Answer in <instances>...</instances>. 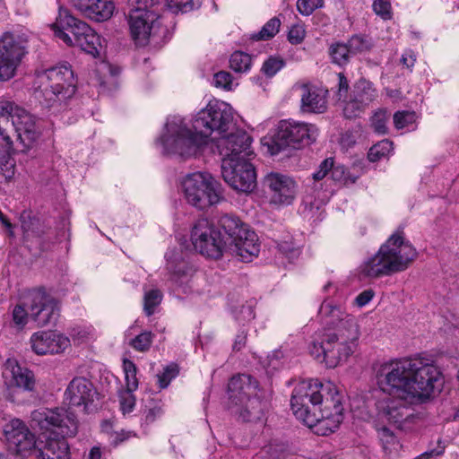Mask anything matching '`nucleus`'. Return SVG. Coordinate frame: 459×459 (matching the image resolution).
Returning <instances> with one entry per match:
<instances>
[{"label":"nucleus","instance_id":"nucleus-1","mask_svg":"<svg viewBox=\"0 0 459 459\" xmlns=\"http://www.w3.org/2000/svg\"><path fill=\"white\" fill-rule=\"evenodd\" d=\"M234 127L232 108L224 101L212 100L196 114L192 129L188 127L184 117L169 116L159 141L165 153L187 159L201 152L212 133L221 134L218 142L221 137L230 135L232 133L227 135L224 134Z\"/></svg>","mask_w":459,"mask_h":459},{"label":"nucleus","instance_id":"nucleus-2","mask_svg":"<svg viewBox=\"0 0 459 459\" xmlns=\"http://www.w3.org/2000/svg\"><path fill=\"white\" fill-rule=\"evenodd\" d=\"M290 405L296 418L309 428L326 425L332 420L333 432L342 420V397L331 382L323 384L317 379L299 382L292 392Z\"/></svg>","mask_w":459,"mask_h":459},{"label":"nucleus","instance_id":"nucleus-3","mask_svg":"<svg viewBox=\"0 0 459 459\" xmlns=\"http://www.w3.org/2000/svg\"><path fill=\"white\" fill-rule=\"evenodd\" d=\"M13 133H16L25 148L31 147L40 135L34 116L13 101L2 100L0 101V174L5 178H11L14 174V161L11 157Z\"/></svg>","mask_w":459,"mask_h":459},{"label":"nucleus","instance_id":"nucleus-4","mask_svg":"<svg viewBox=\"0 0 459 459\" xmlns=\"http://www.w3.org/2000/svg\"><path fill=\"white\" fill-rule=\"evenodd\" d=\"M252 138L245 131L238 130L216 142L221 159V175L233 189L249 193L256 186L255 167L249 161L253 154L250 149Z\"/></svg>","mask_w":459,"mask_h":459},{"label":"nucleus","instance_id":"nucleus-5","mask_svg":"<svg viewBox=\"0 0 459 459\" xmlns=\"http://www.w3.org/2000/svg\"><path fill=\"white\" fill-rule=\"evenodd\" d=\"M416 257L417 251L412 245L394 233L360 264L359 272L364 278L389 276L406 270Z\"/></svg>","mask_w":459,"mask_h":459},{"label":"nucleus","instance_id":"nucleus-6","mask_svg":"<svg viewBox=\"0 0 459 459\" xmlns=\"http://www.w3.org/2000/svg\"><path fill=\"white\" fill-rule=\"evenodd\" d=\"M359 337V325L352 322L342 331L319 330L312 336L308 352L326 367L335 368L354 352Z\"/></svg>","mask_w":459,"mask_h":459},{"label":"nucleus","instance_id":"nucleus-7","mask_svg":"<svg viewBox=\"0 0 459 459\" xmlns=\"http://www.w3.org/2000/svg\"><path fill=\"white\" fill-rule=\"evenodd\" d=\"M76 87L74 71L67 63L35 72L34 96L47 108L65 103L74 95Z\"/></svg>","mask_w":459,"mask_h":459},{"label":"nucleus","instance_id":"nucleus-8","mask_svg":"<svg viewBox=\"0 0 459 459\" xmlns=\"http://www.w3.org/2000/svg\"><path fill=\"white\" fill-rule=\"evenodd\" d=\"M41 428H56L62 437H49L43 448L38 449L37 459H71L70 448L65 437H74L78 431V420L73 411L63 408L39 413Z\"/></svg>","mask_w":459,"mask_h":459},{"label":"nucleus","instance_id":"nucleus-9","mask_svg":"<svg viewBox=\"0 0 459 459\" xmlns=\"http://www.w3.org/2000/svg\"><path fill=\"white\" fill-rule=\"evenodd\" d=\"M257 381L249 375L234 376L228 385L229 409L244 421L259 420L265 408Z\"/></svg>","mask_w":459,"mask_h":459},{"label":"nucleus","instance_id":"nucleus-10","mask_svg":"<svg viewBox=\"0 0 459 459\" xmlns=\"http://www.w3.org/2000/svg\"><path fill=\"white\" fill-rule=\"evenodd\" d=\"M51 29L54 35L67 46L78 47L94 57L99 56L100 37L85 22L72 15L66 8L59 7Z\"/></svg>","mask_w":459,"mask_h":459},{"label":"nucleus","instance_id":"nucleus-11","mask_svg":"<svg viewBox=\"0 0 459 459\" xmlns=\"http://www.w3.org/2000/svg\"><path fill=\"white\" fill-rule=\"evenodd\" d=\"M318 130L315 125L292 119L281 120L275 133L270 138H264L263 144L271 155H276L286 149L298 150L314 143Z\"/></svg>","mask_w":459,"mask_h":459},{"label":"nucleus","instance_id":"nucleus-12","mask_svg":"<svg viewBox=\"0 0 459 459\" xmlns=\"http://www.w3.org/2000/svg\"><path fill=\"white\" fill-rule=\"evenodd\" d=\"M414 366L417 364L413 363V359L393 360L381 365L377 375L380 389L392 396L413 402L411 395Z\"/></svg>","mask_w":459,"mask_h":459},{"label":"nucleus","instance_id":"nucleus-13","mask_svg":"<svg viewBox=\"0 0 459 459\" xmlns=\"http://www.w3.org/2000/svg\"><path fill=\"white\" fill-rule=\"evenodd\" d=\"M182 187L187 203L200 210L218 204L222 198L221 184L207 172L188 174Z\"/></svg>","mask_w":459,"mask_h":459},{"label":"nucleus","instance_id":"nucleus-14","mask_svg":"<svg viewBox=\"0 0 459 459\" xmlns=\"http://www.w3.org/2000/svg\"><path fill=\"white\" fill-rule=\"evenodd\" d=\"M413 363V395L412 401L423 403L430 399L435 393H439L445 379L441 370L423 358H414Z\"/></svg>","mask_w":459,"mask_h":459},{"label":"nucleus","instance_id":"nucleus-15","mask_svg":"<svg viewBox=\"0 0 459 459\" xmlns=\"http://www.w3.org/2000/svg\"><path fill=\"white\" fill-rule=\"evenodd\" d=\"M190 238L194 248L204 256L218 259L226 253L228 242L207 219H200L194 224Z\"/></svg>","mask_w":459,"mask_h":459},{"label":"nucleus","instance_id":"nucleus-16","mask_svg":"<svg viewBox=\"0 0 459 459\" xmlns=\"http://www.w3.org/2000/svg\"><path fill=\"white\" fill-rule=\"evenodd\" d=\"M413 404H420V403L398 396L385 397L377 403L376 422L383 424L386 422L401 429H410L417 419Z\"/></svg>","mask_w":459,"mask_h":459},{"label":"nucleus","instance_id":"nucleus-17","mask_svg":"<svg viewBox=\"0 0 459 459\" xmlns=\"http://www.w3.org/2000/svg\"><path fill=\"white\" fill-rule=\"evenodd\" d=\"M25 42L10 32L0 38V81L14 77L16 70L27 53Z\"/></svg>","mask_w":459,"mask_h":459},{"label":"nucleus","instance_id":"nucleus-18","mask_svg":"<svg viewBox=\"0 0 459 459\" xmlns=\"http://www.w3.org/2000/svg\"><path fill=\"white\" fill-rule=\"evenodd\" d=\"M26 306L30 317L40 327L55 323L59 316L57 301L43 290L30 291L26 297Z\"/></svg>","mask_w":459,"mask_h":459},{"label":"nucleus","instance_id":"nucleus-19","mask_svg":"<svg viewBox=\"0 0 459 459\" xmlns=\"http://www.w3.org/2000/svg\"><path fill=\"white\" fill-rule=\"evenodd\" d=\"M378 97V91L374 83L366 78L354 82L349 99L344 102L343 116L351 119L360 116L365 109Z\"/></svg>","mask_w":459,"mask_h":459},{"label":"nucleus","instance_id":"nucleus-20","mask_svg":"<svg viewBox=\"0 0 459 459\" xmlns=\"http://www.w3.org/2000/svg\"><path fill=\"white\" fill-rule=\"evenodd\" d=\"M4 434L9 449L22 457L29 456L37 448L35 435L19 419L5 424Z\"/></svg>","mask_w":459,"mask_h":459},{"label":"nucleus","instance_id":"nucleus-21","mask_svg":"<svg viewBox=\"0 0 459 459\" xmlns=\"http://www.w3.org/2000/svg\"><path fill=\"white\" fill-rule=\"evenodd\" d=\"M157 18L152 12L145 8L131 9L127 16L130 36L134 44L139 47L146 46L151 37L155 33Z\"/></svg>","mask_w":459,"mask_h":459},{"label":"nucleus","instance_id":"nucleus-22","mask_svg":"<svg viewBox=\"0 0 459 459\" xmlns=\"http://www.w3.org/2000/svg\"><path fill=\"white\" fill-rule=\"evenodd\" d=\"M96 395L97 392L91 381L85 377H74L65 392V400L70 407L89 413L92 411L91 405Z\"/></svg>","mask_w":459,"mask_h":459},{"label":"nucleus","instance_id":"nucleus-23","mask_svg":"<svg viewBox=\"0 0 459 459\" xmlns=\"http://www.w3.org/2000/svg\"><path fill=\"white\" fill-rule=\"evenodd\" d=\"M264 186L271 195V201L276 204H290L297 194L296 182L287 175L272 172L264 178Z\"/></svg>","mask_w":459,"mask_h":459},{"label":"nucleus","instance_id":"nucleus-24","mask_svg":"<svg viewBox=\"0 0 459 459\" xmlns=\"http://www.w3.org/2000/svg\"><path fill=\"white\" fill-rule=\"evenodd\" d=\"M294 89L299 91L300 110L308 114H323L327 109V91L310 82H297Z\"/></svg>","mask_w":459,"mask_h":459},{"label":"nucleus","instance_id":"nucleus-25","mask_svg":"<svg viewBox=\"0 0 459 459\" xmlns=\"http://www.w3.org/2000/svg\"><path fill=\"white\" fill-rule=\"evenodd\" d=\"M167 270L169 273V280L178 287L188 284L194 276L195 269L186 259L181 250L169 249L165 255Z\"/></svg>","mask_w":459,"mask_h":459},{"label":"nucleus","instance_id":"nucleus-26","mask_svg":"<svg viewBox=\"0 0 459 459\" xmlns=\"http://www.w3.org/2000/svg\"><path fill=\"white\" fill-rule=\"evenodd\" d=\"M32 351L38 355L63 352L70 346V339L55 331H41L30 337Z\"/></svg>","mask_w":459,"mask_h":459},{"label":"nucleus","instance_id":"nucleus-27","mask_svg":"<svg viewBox=\"0 0 459 459\" xmlns=\"http://www.w3.org/2000/svg\"><path fill=\"white\" fill-rule=\"evenodd\" d=\"M318 316L321 323L325 325L323 330L342 331L348 329L350 323L358 325L355 317L332 300L325 299L321 304Z\"/></svg>","mask_w":459,"mask_h":459},{"label":"nucleus","instance_id":"nucleus-28","mask_svg":"<svg viewBox=\"0 0 459 459\" xmlns=\"http://www.w3.org/2000/svg\"><path fill=\"white\" fill-rule=\"evenodd\" d=\"M260 251L257 235L249 230H240V235L232 243H228L226 253L240 261L250 262Z\"/></svg>","mask_w":459,"mask_h":459},{"label":"nucleus","instance_id":"nucleus-29","mask_svg":"<svg viewBox=\"0 0 459 459\" xmlns=\"http://www.w3.org/2000/svg\"><path fill=\"white\" fill-rule=\"evenodd\" d=\"M2 376L8 388L20 387L30 391L34 387L32 373L20 367L15 359H8L5 361Z\"/></svg>","mask_w":459,"mask_h":459},{"label":"nucleus","instance_id":"nucleus-30","mask_svg":"<svg viewBox=\"0 0 459 459\" xmlns=\"http://www.w3.org/2000/svg\"><path fill=\"white\" fill-rule=\"evenodd\" d=\"M137 321L134 322L126 332L125 340L126 344L138 352H148L152 345L155 333L151 331H142L137 333Z\"/></svg>","mask_w":459,"mask_h":459},{"label":"nucleus","instance_id":"nucleus-31","mask_svg":"<svg viewBox=\"0 0 459 459\" xmlns=\"http://www.w3.org/2000/svg\"><path fill=\"white\" fill-rule=\"evenodd\" d=\"M375 429L377 431V437L385 453L388 455L398 453L401 445L394 433L380 422H375Z\"/></svg>","mask_w":459,"mask_h":459},{"label":"nucleus","instance_id":"nucleus-32","mask_svg":"<svg viewBox=\"0 0 459 459\" xmlns=\"http://www.w3.org/2000/svg\"><path fill=\"white\" fill-rule=\"evenodd\" d=\"M219 223L225 233V236H222L228 243H232L240 235V230H246L248 228L238 217L230 214L222 215Z\"/></svg>","mask_w":459,"mask_h":459},{"label":"nucleus","instance_id":"nucleus-33","mask_svg":"<svg viewBox=\"0 0 459 459\" xmlns=\"http://www.w3.org/2000/svg\"><path fill=\"white\" fill-rule=\"evenodd\" d=\"M114 10L115 4L111 0H97L83 16L95 22H104L112 17Z\"/></svg>","mask_w":459,"mask_h":459},{"label":"nucleus","instance_id":"nucleus-34","mask_svg":"<svg viewBox=\"0 0 459 459\" xmlns=\"http://www.w3.org/2000/svg\"><path fill=\"white\" fill-rule=\"evenodd\" d=\"M359 176L351 173L343 165H334L331 168L330 178L333 181L344 186L352 185L356 182Z\"/></svg>","mask_w":459,"mask_h":459},{"label":"nucleus","instance_id":"nucleus-35","mask_svg":"<svg viewBox=\"0 0 459 459\" xmlns=\"http://www.w3.org/2000/svg\"><path fill=\"white\" fill-rule=\"evenodd\" d=\"M281 21L278 17L270 19L258 31L252 35L254 40H269L273 39L280 30Z\"/></svg>","mask_w":459,"mask_h":459},{"label":"nucleus","instance_id":"nucleus-36","mask_svg":"<svg viewBox=\"0 0 459 459\" xmlns=\"http://www.w3.org/2000/svg\"><path fill=\"white\" fill-rule=\"evenodd\" d=\"M329 55L333 63L344 65L348 64L351 54L347 44L336 42L330 46Z\"/></svg>","mask_w":459,"mask_h":459},{"label":"nucleus","instance_id":"nucleus-37","mask_svg":"<svg viewBox=\"0 0 459 459\" xmlns=\"http://www.w3.org/2000/svg\"><path fill=\"white\" fill-rule=\"evenodd\" d=\"M251 61V56L248 54L236 51L230 58V66L237 73H245L250 69Z\"/></svg>","mask_w":459,"mask_h":459},{"label":"nucleus","instance_id":"nucleus-38","mask_svg":"<svg viewBox=\"0 0 459 459\" xmlns=\"http://www.w3.org/2000/svg\"><path fill=\"white\" fill-rule=\"evenodd\" d=\"M123 368L126 390L134 392L138 388V378L136 377L137 368L135 364L130 359H124Z\"/></svg>","mask_w":459,"mask_h":459},{"label":"nucleus","instance_id":"nucleus-39","mask_svg":"<svg viewBox=\"0 0 459 459\" xmlns=\"http://www.w3.org/2000/svg\"><path fill=\"white\" fill-rule=\"evenodd\" d=\"M30 311L26 306V299L22 304H17L12 312L13 323L18 329H22L28 323Z\"/></svg>","mask_w":459,"mask_h":459},{"label":"nucleus","instance_id":"nucleus-40","mask_svg":"<svg viewBox=\"0 0 459 459\" xmlns=\"http://www.w3.org/2000/svg\"><path fill=\"white\" fill-rule=\"evenodd\" d=\"M393 149V143L389 140H382L373 145L368 152V160L375 162L386 156Z\"/></svg>","mask_w":459,"mask_h":459},{"label":"nucleus","instance_id":"nucleus-41","mask_svg":"<svg viewBox=\"0 0 459 459\" xmlns=\"http://www.w3.org/2000/svg\"><path fill=\"white\" fill-rule=\"evenodd\" d=\"M417 115L414 111H397L394 114V124L396 129L406 128L416 122Z\"/></svg>","mask_w":459,"mask_h":459},{"label":"nucleus","instance_id":"nucleus-42","mask_svg":"<svg viewBox=\"0 0 459 459\" xmlns=\"http://www.w3.org/2000/svg\"><path fill=\"white\" fill-rule=\"evenodd\" d=\"M387 112L384 109H379L374 113L371 117V126L374 128L375 132L379 134H385L387 133V121H388Z\"/></svg>","mask_w":459,"mask_h":459},{"label":"nucleus","instance_id":"nucleus-43","mask_svg":"<svg viewBox=\"0 0 459 459\" xmlns=\"http://www.w3.org/2000/svg\"><path fill=\"white\" fill-rule=\"evenodd\" d=\"M162 295L159 290H151L144 295V311L147 316H152L154 313V308L161 301Z\"/></svg>","mask_w":459,"mask_h":459},{"label":"nucleus","instance_id":"nucleus-44","mask_svg":"<svg viewBox=\"0 0 459 459\" xmlns=\"http://www.w3.org/2000/svg\"><path fill=\"white\" fill-rule=\"evenodd\" d=\"M351 55L362 53L370 49L371 45L368 40L359 35L352 36L347 43Z\"/></svg>","mask_w":459,"mask_h":459},{"label":"nucleus","instance_id":"nucleus-45","mask_svg":"<svg viewBox=\"0 0 459 459\" xmlns=\"http://www.w3.org/2000/svg\"><path fill=\"white\" fill-rule=\"evenodd\" d=\"M361 133L362 130L360 126H356L355 127L345 131L341 136L340 144L342 148H351L361 136Z\"/></svg>","mask_w":459,"mask_h":459},{"label":"nucleus","instance_id":"nucleus-46","mask_svg":"<svg viewBox=\"0 0 459 459\" xmlns=\"http://www.w3.org/2000/svg\"><path fill=\"white\" fill-rule=\"evenodd\" d=\"M178 374V368L176 364H170L164 368L162 373L158 374V383L160 389L168 387L173 378Z\"/></svg>","mask_w":459,"mask_h":459},{"label":"nucleus","instance_id":"nucleus-47","mask_svg":"<svg viewBox=\"0 0 459 459\" xmlns=\"http://www.w3.org/2000/svg\"><path fill=\"white\" fill-rule=\"evenodd\" d=\"M374 13L387 21L392 19V7L388 0H374L372 4Z\"/></svg>","mask_w":459,"mask_h":459},{"label":"nucleus","instance_id":"nucleus-48","mask_svg":"<svg viewBox=\"0 0 459 459\" xmlns=\"http://www.w3.org/2000/svg\"><path fill=\"white\" fill-rule=\"evenodd\" d=\"M333 167V159L327 158L325 160H323L318 169L313 173L312 178L315 183V187H317L316 183L323 180L324 178H327V179H330L331 175V168Z\"/></svg>","mask_w":459,"mask_h":459},{"label":"nucleus","instance_id":"nucleus-49","mask_svg":"<svg viewBox=\"0 0 459 459\" xmlns=\"http://www.w3.org/2000/svg\"><path fill=\"white\" fill-rule=\"evenodd\" d=\"M325 0H298L297 9L305 16L310 15L316 9L323 7Z\"/></svg>","mask_w":459,"mask_h":459},{"label":"nucleus","instance_id":"nucleus-50","mask_svg":"<svg viewBox=\"0 0 459 459\" xmlns=\"http://www.w3.org/2000/svg\"><path fill=\"white\" fill-rule=\"evenodd\" d=\"M213 84L217 88L231 91L234 86L233 79L229 72L221 71L214 74Z\"/></svg>","mask_w":459,"mask_h":459},{"label":"nucleus","instance_id":"nucleus-51","mask_svg":"<svg viewBox=\"0 0 459 459\" xmlns=\"http://www.w3.org/2000/svg\"><path fill=\"white\" fill-rule=\"evenodd\" d=\"M284 65V62L279 57H269L264 61L262 71L269 77L275 75Z\"/></svg>","mask_w":459,"mask_h":459},{"label":"nucleus","instance_id":"nucleus-52","mask_svg":"<svg viewBox=\"0 0 459 459\" xmlns=\"http://www.w3.org/2000/svg\"><path fill=\"white\" fill-rule=\"evenodd\" d=\"M306 36V30L303 24L297 23L290 27L288 33V40L293 44H300Z\"/></svg>","mask_w":459,"mask_h":459},{"label":"nucleus","instance_id":"nucleus-53","mask_svg":"<svg viewBox=\"0 0 459 459\" xmlns=\"http://www.w3.org/2000/svg\"><path fill=\"white\" fill-rule=\"evenodd\" d=\"M234 316L238 322L250 321L255 317V311L252 304H244L239 308L233 310Z\"/></svg>","mask_w":459,"mask_h":459},{"label":"nucleus","instance_id":"nucleus-54","mask_svg":"<svg viewBox=\"0 0 459 459\" xmlns=\"http://www.w3.org/2000/svg\"><path fill=\"white\" fill-rule=\"evenodd\" d=\"M284 451L285 446L283 444H270L263 450L268 459H281Z\"/></svg>","mask_w":459,"mask_h":459},{"label":"nucleus","instance_id":"nucleus-55","mask_svg":"<svg viewBox=\"0 0 459 459\" xmlns=\"http://www.w3.org/2000/svg\"><path fill=\"white\" fill-rule=\"evenodd\" d=\"M168 6L174 12L186 13L193 9V0H166Z\"/></svg>","mask_w":459,"mask_h":459},{"label":"nucleus","instance_id":"nucleus-56","mask_svg":"<svg viewBox=\"0 0 459 459\" xmlns=\"http://www.w3.org/2000/svg\"><path fill=\"white\" fill-rule=\"evenodd\" d=\"M134 392L126 390L120 396L121 409L124 412H131L135 404Z\"/></svg>","mask_w":459,"mask_h":459},{"label":"nucleus","instance_id":"nucleus-57","mask_svg":"<svg viewBox=\"0 0 459 459\" xmlns=\"http://www.w3.org/2000/svg\"><path fill=\"white\" fill-rule=\"evenodd\" d=\"M279 251L288 257L290 260H294L299 255V248L295 247L292 244L283 242L279 245Z\"/></svg>","mask_w":459,"mask_h":459},{"label":"nucleus","instance_id":"nucleus-58","mask_svg":"<svg viewBox=\"0 0 459 459\" xmlns=\"http://www.w3.org/2000/svg\"><path fill=\"white\" fill-rule=\"evenodd\" d=\"M145 414V422L146 423H152L157 418L160 417L162 414V409L161 406L158 403L153 404L152 406H149L144 411Z\"/></svg>","mask_w":459,"mask_h":459},{"label":"nucleus","instance_id":"nucleus-59","mask_svg":"<svg viewBox=\"0 0 459 459\" xmlns=\"http://www.w3.org/2000/svg\"><path fill=\"white\" fill-rule=\"evenodd\" d=\"M69 334L75 344H80L87 340L89 332L82 327H74L71 329Z\"/></svg>","mask_w":459,"mask_h":459},{"label":"nucleus","instance_id":"nucleus-60","mask_svg":"<svg viewBox=\"0 0 459 459\" xmlns=\"http://www.w3.org/2000/svg\"><path fill=\"white\" fill-rule=\"evenodd\" d=\"M446 446L438 439L437 447L427 451L419 456V459H430L431 457L442 455L445 453Z\"/></svg>","mask_w":459,"mask_h":459},{"label":"nucleus","instance_id":"nucleus-61","mask_svg":"<svg viewBox=\"0 0 459 459\" xmlns=\"http://www.w3.org/2000/svg\"><path fill=\"white\" fill-rule=\"evenodd\" d=\"M374 295L375 292L372 290H365L356 297L355 302L359 307H362L369 303Z\"/></svg>","mask_w":459,"mask_h":459},{"label":"nucleus","instance_id":"nucleus-62","mask_svg":"<svg viewBox=\"0 0 459 459\" xmlns=\"http://www.w3.org/2000/svg\"><path fill=\"white\" fill-rule=\"evenodd\" d=\"M401 61L407 68H412L416 62V56L412 50L408 49L403 54Z\"/></svg>","mask_w":459,"mask_h":459},{"label":"nucleus","instance_id":"nucleus-63","mask_svg":"<svg viewBox=\"0 0 459 459\" xmlns=\"http://www.w3.org/2000/svg\"><path fill=\"white\" fill-rule=\"evenodd\" d=\"M349 90V81L342 73L338 74V95L342 97Z\"/></svg>","mask_w":459,"mask_h":459},{"label":"nucleus","instance_id":"nucleus-64","mask_svg":"<svg viewBox=\"0 0 459 459\" xmlns=\"http://www.w3.org/2000/svg\"><path fill=\"white\" fill-rule=\"evenodd\" d=\"M247 341V333L245 331L239 332L234 341L233 350L240 351L245 345Z\"/></svg>","mask_w":459,"mask_h":459}]
</instances>
